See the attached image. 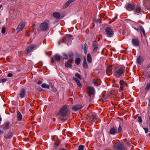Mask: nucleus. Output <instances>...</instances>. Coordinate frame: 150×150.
I'll return each mask as SVG.
<instances>
[{
	"label": "nucleus",
	"mask_w": 150,
	"mask_h": 150,
	"mask_svg": "<svg viewBox=\"0 0 150 150\" xmlns=\"http://www.w3.org/2000/svg\"><path fill=\"white\" fill-rule=\"evenodd\" d=\"M125 68L123 66H119L115 72V76L117 77L124 76Z\"/></svg>",
	"instance_id": "2"
},
{
	"label": "nucleus",
	"mask_w": 150,
	"mask_h": 150,
	"mask_svg": "<svg viewBox=\"0 0 150 150\" xmlns=\"http://www.w3.org/2000/svg\"><path fill=\"white\" fill-rule=\"evenodd\" d=\"M113 147L116 150H125L124 145L121 142H116L113 145Z\"/></svg>",
	"instance_id": "3"
},
{
	"label": "nucleus",
	"mask_w": 150,
	"mask_h": 150,
	"mask_svg": "<svg viewBox=\"0 0 150 150\" xmlns=\"http://www.w3.org/2000/svg\"><path fill=\"white\" fill-rule=\"evenodd\" d=\"M106 97L105 96V93H103L102 94V96L101 99L103 101V102L106 99Z\"/></svg>",
	"instance_id": "33"
},
{
	"label": "nucleus",
	"mask_w": 150,
	"mask_h": 150,
	"mask_svg": "<svg viewBox=\"0 0 150 150\" xmlns=\"http://www.w3.org/2000/svg\"><path fill=\"white\" fill-rule=\"evenodd\" d=\"M7 80V79H3L1 80L0 81V82L4 83Z\"/></svg>",
	"instance_id": "49"
},
{
	"label": "nucleus",
	"mask_w": 150,
	"mask_h": 150,
	"mask_svg": "<svg viewBox=\"0 0 150 150\" xmlns=\"http://www.w3.org/2000/svg\"><path fill=\"white\" fill-rule=\"evenodd\" d=\"M92 83L94 85H95V84H96V85H97V83L96 82V81H93L92 82Z\"/></svg>",
	"instance_id": "58"
},
{
	"label": "nucleus",
	"mask_w": 150,
	"mask_h": 150,
	"mask_svg": "<svg viewBox=\"0 0 150 150\" xmlns=\"http://www.w3.org/2000/svg\"><path fill=\"white\" fill-rule=\"evenodd\" d=\"M132 42L133 45L135 46H139V41L137 38H134L132 40Z\"/></svg>",
	"instance_id": "14"
},
{
	"label": "nucleus",
	"mask_w": 150,
	"mask_h": 150,
	"mask_svg": "<svg viewBox=\"0 0 150 150\" xmlns=\"http://www.w3.org/2000/svg\"><path fill=\"white\" fill-rule=\"evenodd\" d=\"M93 21L96 23H101V20L100 18L96 19V18H94Z\"/></svg>",
	"instance_id": "24"
},
{
	"label": "nucleus",
	"mask_w": 150,
	"mask_h": 150,
	"mask_svg": "<svg viewBox=\"0 0 150 150\" xmlns=\"http://www.w3.org/2000/svg\"><path fill=\"white\" fill-rule=\"evenodd\" d=\"M88 50V45L87 44L85 43L83 47V50L84 53L86 54L87 53Z\"/></svg>",
	"instance_id": "30"
},
{
	"label": "nucleus",
	"mask_w": 150,
	"mask_h": 150,
	"mask_svg": "<svg viewBox=\"0 0 150 150\" xmlns=\"http://www.w3.org/2000/svg\"><path fill=\"white\" fill-rule=\"evenodd\" d=\"M53 16L57 19H59L60 17V15L58 12L54 13H53Z\"/></svg>",
	"instance_id": "22"
},
{
	"label": "nucleus",
	"mask_w": 150,
	"mask_h": 150,
	"mask_svg": "<svg viewBox=\"0 0 150 150\" xmlns=\"http://www.w3.org/2000/svg\"><path fill=\"white\" fill-rule=\"evenodd\" d=\"M68 55L70 59L69 60V62H73L74 61V54L72 52H70L68 54Z\"/></svg>",
	"instance_id": "16"
},
{
	"label": "nucleus",
	"mask_w": 150,
	"mask_h": 150,
	"mask_svg": "<svg viewBox=\"0 0 150 150\" xmlns=\"http://www.w3.org/2000/svg\"><path fill=\"white\" fill-rule=\"evenodd\" d=\"M137 63H138L139 64L141 63L142 61L141 60L140 57H139L137 58Z\"/></svg>",
	"instance_id": "44"
},
{
	"label": "nucleus",
	"mask_w": 150,
	"mask_h": 150,
	"mask_svg": "<svg viewBox=\"0 0 150 150\" xmlns=\"http://www.w3.org/2000/svg\"><path fill=\"white\" fill-rule=\"evenodd\" d=\"M25 94V89L24 88H22L19 93L20 97L21 98H23L24 97Z\"/></svg>",
	"instance_id": "18"
},
{
	"label": "nucleus",
	"mask_w": 150,
	"mask_h": 150,
	"mask_svg": "<svg viewBox=\"0 0 150 150\" xmlns=\"http://www.w3.org/2000/svg\"><path fill=\"white\" fill-rule=\"evenodd\" d=\"M58 45H60V42L59 41V42H58Z\"/></svg>",
	"instance_id": "64"
},
{
	"label": "nucleus",
	"mask_w": 150,
	"mask_h": 150,
	"mask_svg": "<svg viewBox=\"0 0 150 150\" xmlns=\"http://www.w3.org/2000/svg\"><path fill=\"white\" fill-rule=\"evenodd\" d=\"M139 28L140 30V32L141 35H142V34L141 32H142L143 34L144 35H145L146 34V33H145V31L144 28H143L142 26V25H140L139 26Z\"/></svg>",
	"instance_id": "26"
},
{
	"label": "nucleus",
	"mask_w": 150,
	"mask_h": 150,
	"mask_svg": "<svg viewBox=\"0 0 150 150\" xmlns=\"http://www.w3.org/2000/svg\"><path fill=\"white\" fill-rule=\"evenodd\" d=\"M68 105L66 104L63 105L57 113V115H59L61 116V120L62 121H65L67 120L66 116L68 112Z\"/></svg>",
	"instance_id": "1"
},
{
	"label": "nucleus",
	"mask_w": 150,
	"mask_h": 150,
	"mask_svg": "<svg viewBox=\"0 0 150 150\" xmlns=\"http://www.w3.org/2000/svg\"><path fill=\"white\" fill-rule=\"evenodd\" d=\"M93 46L94 47L93 52L96 53L98 49V44L96 41H94L93 42Z\"/></svg>",
	"instance_id": "15"
},
{
	"label": "nucleus",
	"mask_w": 150,
	"mask_h": 150,
	"mask_svg": "<svg viewBox=\"0 0 150 150\" xmlns=\"http://www.w3.org/2000/svg\"><path fill=\"white\" fill-rule=\"evenodd\" d=\"M119 83L120 85V90H122L123 89L124 86V85H125V84H126V82L123 80H121L120 81Z\"/></svg>",
	"instance_id": "21"
},
{
	"label": "nucleus",
	"mask_w": 150,
	"mask_h": 150,
	"mask_svg": "<svg viewBox=\"0 0 150 150\" xmlns=\"http://www.w3.org/2000/svg\"><path fill=\"white\" fill-rule=\"evenodd\" d=\"M147 78H150V74H148L147 76Z\"/></svg>",
	"instance_id": "63"
},
{
	"label": "nucleus",
	"mask_w": 150,
	"mask_h": 150,
	"mask_svg": "<svg viewBox=\"0 0 150 150\" xmlns=\"http://www.w3.org/2000/svg\"><path fill=\"white\" fill-rule=\"evenodd\" d=\"M65 35L67 40L69 42L71 41L72 40V36L71 35L66 34Z\"/></svg>",
	"instance_id": "25"
},
{
	"label": "nucleus",
	"mask_w": 150,
	"mask_h": 150,
	"mask_svg": "<svg viewBox=\"0 0 150 150\" xmlns=\"http://www.w3.org/2000/svg\"><path fill=\"white\" fill-rule=\"evenodd\" d=\"M6 32V28L5 27H3L2 28V30H1V33L2 34H4Z\"/></svg>",
	"instance_id": "46"
},
{
	"label": "nucleus",
	"mask_w": 150,
	"mask_h": 150,
	"mask_svg": "<svg viewBox=\"0 0 150 150\" xmlns=\"http://www.w3.org/2000/svg\"><path fill=\"white\" fill-rule=\"evenodd\" d=\"M83 66L84 69H87L88 68V66L86 62H83Z\"/></svg>",
	"instance_id": "35"
},
{
	"label": "nucleus",
	"mask_w": 150,
	"mask_h": 150,
	"mask_svg": "<svg viewBox=\"0 0 150 150\" xmlns=\"http://www.w3.org/2000/svg\"><path fill=\"white\" fill-rule=\"evenodd\" d=\"M75 0H68V1H69V2H70V3L71 4L72 2H73L74 1H75Z\"/></svg>",
	"instance_id": "56"
},
{
	"label": "nucleus",
	"mask_w": 150,
	"mask_h": 150,
	"mask_svg": "<svg viewBox=\"0 0 150 150\" xmlns=\"http://www.w3.org/2000/svg\"><path fill=\"white\" fill-rule=\"evenodd\" d=\"M48 23L45 22H44L41 23L40 25L41 30L42 31L47 30L48 28Z\"/></svg>",
	"instance_id": "6"
},
{
	"label": "nucleus",
	"mask_w": 150,
	"mask_h": 150,
	"mask_svg": "<svg viewBox=\"0 0 150 150\" xmlns=\"http://www.w3.org/2000/svg\"><path fill=\"white\" fill-rule=\"evenodd\" d=\"M6 60L7 61H8V62H10V59H9V58L8 57H7V58H6Z\"/></svg>",
	"instance_id": "59"
},
{
	"label": "nucleus",
	"mask_w": 150,
	"mask_h": 150,
	"mask_svg": "<svg viewBox=\"0 0 150 150\" xmlns=\"http://www.w3.org/2000/svg\"><path fill=\"white\" fill-rule=\"evenodd\" d=\"M143 129L145 130V133H146L149 132L148 129L147 128H144Z\"/></svg>",
	"instance_id": "52"
},
{
	"label": "nucleus",
	"mask_w": 150,
	"mask_h": 150,
	"mask_svg": "<svg viewBox=\"0 0 150 150\" xmlns=\"http://www.w3.org/2000/svg\"><path fill=\"white\" fill-rule=\"evenodd\" d=\"M10 124L9 122H5L2 125V127L4 129H9V125Z\"/></svg>",
	"instance_id": "20"
},
{
	"label": "nucleus",
	"mask_w": 150,
	"mask_h": 150,
	"mask_svg": "<svg viewBox=\"0 0 150 150\" xmlns=\"http://www.w3.org/2000/svg\"><path fill=\"white\" fill-rule=\"evenodd\" d=\"M3 133V132L1 130H0V134H2Z\"/></svg>",
	"instance_id": "62"
},
{
	"label": "nucleus",
	"mask_w": 150,
	"mask_h": 150,
	"mask_svg": "<svg viewBox=\"0 0 150 150\" xmlns=\"http://www.w3.org/2000/svg\"><path fill=\"white\" fill-rule=\"evenodd\" d=\"M63 56L64 58V59H67L68 58V55L67 54H63Z\"/></svg>",
	"instance_id": "51"
},
{
	"label": "nucleus",
	"mask_w": 150,
	"mask_h": 150,
	"mask_svg": "<svg viewBox=\"0 0 150 150\" xmlns=\"http://www.w3.org/2000/svg\"><path fill=\"white\" fill-rule=\"evenodd\" d=\"M73 79L74 80L77 84L78 86L80 88L82 87V85L80 82V81L78 79L75 77L73 78Z\"/></svg>",
	"instance_id": "17"
},
{
	"label": "nucleus",
	"mask_w": 150,
	"mask_h": 150,
	"mask_svg": "<svg viewBox=\"0 0 150 150\" xmlns=\"http://www.w3.org/2000/svg\"><path fill=\"white\" fill-rule=\"evenodd\" d=\"M73 63V62H69V60L65 62V66L67 68H71L72 67V66L71 64Z\"/></svg>",
	"instance_id": "19"
},
{
	"label": "nucleus",
	"mask_w": 150,
	"mask_h": 150,
	"mask_svg": "<svg viewBox=\"0 0 150 150\" xmlns=\"http://www.w3.org/2000/svg\"><path fill=\"white\" fill-rule=\"evenodd\" d=\"M87 59L88 63H90L92 62L91 57L89 53L87 54Z\"/></svg>",
	"instance_id": "27"
},
{
	"label": "nucleus",
	"mask_w": 150,
	"mask_h": 150,
	"mask_svg": "<svg viewBox=\"0 0 150 150\" xmlns=\"http://www.w3.org/2000/svg\"><path fill=\"white\" fill-rule=\"evenodd\" d=\"M42 83V82L41 81L39 80L38 81L37 84H40Z\"/></svg>",
	"instance_id": "55"
},
{
	"label": "nucleus",
	"mask_w": 150,
	"mask_h": 150,
	"mask_svg": "<svg viewBox=\"0 0 150 150\" xmlns=\"http://www.w3.org/2000/svg\"><path fill=\"white\" fill-rule=\"evenodd\" d=\"M70 4V2H69V1H68L65 3V4L64 5V6L66 8L67 7L69 6Z\"/></svg>",
	"instance_id": "41"
},
{
	"label": "nucleus",
	"mask_w": 150,
	"mask_h": 150,
	"mask_svg": "<svg viewBox=\"0 0 150 150\" xmlns=\"http://www.w3.org/2000/svg\"><path fill=\"white\" fill-rule=\"evenodd\" d=\"M25 24L23 22H21L18 25L16 30L18 32L21 31L24 28Z\"/></svg>",
	"instance_id": "12"
},
{
	"label": "nucleus",
	"mask_w": 150,
	"mask_h": 150,
	"mask_svg": "<svg viewBox=\"0 0 150 150\" xmlns=\"http://www.w3.org/2000/svg\"><path fill=\"white\" fill-rule=\"evenodd\" d=\"M122 128L120 125H119L118 128V131H117V133H120L122 132Z\"/></svg>",
	"instance_id": "38"
},
{
	"label": "nucleus",
	"mask_w": 150,
	"mask_h": 150,
	"mask_svg": "<svg viewBox=\"0 0 150 150\" xmlns=\"http://www.w3.org/2000/svg\"><path fill=\"white\" fill-rule=\"evenodd\" d=\"M141 11V8L139 7H138L135 10V12L137 13H139Z\"/></svg>",
	"instance_id": "43"
},
{
	"label": "nucleus",
	"mask_w": 150,
	"mask_h": 150,
	"mask_svg": "<svg viewBox=\"0 0 150 150\" xmlns=\"http://www.w3.org/2000/svg\"><path fill=\"white\" fill-rule=\"evenodd\" d=\"M96 81L97 83V85H96V86H99L101 83V80L99 79H97L96 80Z\"/></svg>",
	"instance_id": "32"
},
{
	"label": "nucleus",
	"mask_w": 150,
	"mask_h": 150,
	"mask_svg": "<svg viewBox=\"0 0 150 150\" xmlns=\"http://www.w3.org/2000/svg\"><path fill=\"white\" fill-rule=\"evenodd\" d=\"M13 136V133L11 132L8 133L7 135L5 136L4 137L6 139H9Z\"/></svg>",
	"instance_id": "28"
},
{
	"label": "nucleus",
	"mask_w": 150,
	"mask_h": 150,
	"mask_svg": "<svg viewBox=\"0 0 150 150\" xmlns=\"http://www.w3.org/2000/svg\"><path fill=\"white\" fill-rule=\"evenodd\" d=\"M112 66L110 65L107 67L106 73L108 75H110L112 73Z\"/></svg>",
	"instance_id": "13"
},
{
	"label": "nucleus",
	"mask_w": 150,
	"mask_h": 150,
	"mask_svg": "<svg viewBox=\"0 0 150 150\" xmlns=\"http://www.w3.org/2000/svg\"><path fill=\"white\" fill-rule=\"evenodd\" d=\"M133 28H134V29H135L137 31H139V30L137 29V28L136 27H133Z\"/></svg>",
	"instance_id": "60"
},
{
	"label": "nucleus",
	"mask_w": 150,
	"mask_h": 150,
	"mask_svg": "<svg viewBox=\"0 0 150 150\" xmlns=\"http://www.w3.org/2000/svg\"><path fill=\"white\" fill-rule=\"evenodd\" d=\"M13 76V74L11 73H9L7 75L8 77H11Z\"/></svg>",
	"instance_id": "53"
},
{
	"label": "nucleus",
	"mask_w": 150,
	"mask_h": 150,
	"mask_svg": "<svg viewBox=\"0 0 150 150\" xmlns=\"http://www.w3.org/2000/svg\"><path fill=\"white\" fill-rule=\"evenodd\" d=\"M50 84L49 85H47L46 83H44L41 85V87L44 88H46L47 89H49L50 88Z\"/></svg>",
	"instance_id": "29"
},
{
	"label": "nucleus",
	"mask_w": 150,
	"mask_h": 150,
	"mask_svg": "<svg viewBox=\"0 0 150 150\" xmlns=\"http://www.w3.org/2000/svg\"><path fill=\"white\" fill-rule=\"evenodd\" d=\"M90 118L91 119V120H96L97 119V117L93 114H92Z\"/></svg>",
	"instance_id": "36"
},
{
	"label": "nucleus",
	"mask_w": 150,
	"mask_h": 150,
	"mask_svg": "<svg viewBox=\"0 0 150 150\" xmlns=\"http://www.w3.org/2000/svg\"><path fill=\"white\" fill-rule=\"evenodd\" d=\"M50 87H51V88H52V91L54 92H56L57 91V90L56 88H54L52 85V84H50Z\"/></svg>",
	"instance_id": "39"
},
{
	"label": "nucleus",
	"mask_w": 150,
	"mask_h": 150,
	"mask_svg": "<svg viewBox=\"0 0 150 150\" xmlns=\"http://www.w3.org/2000/svg\"><path fill=\"white\" fill-rule=\"evenodd\" d=\"M37 89L40 91H45V90L44 89L42 88L41 87H39V88H37Z\"/></svg>",
	"instance_id": "50"
},
{
	"label": "nucleus",
	"mask_w": 150,
	"mask_h": 150,
	"mask_svg": "<svg viewBox=\"0 0 150 150\" xmlns=\"http://www.w3.org/2000/svg\"><path fill=\"white\" fill-rule=\"evenodd\" d=\"M68 41L67 39L66 38V35L65 36L63 37L62 38V42H65L66 41Z\"/></svg>",
	"instance_id": "40"
},
{
	"label": "nucleus",
	"mask_w": 150,
	"mask_h": 150,
	"mask_svg": "<svg viewBox=\"0 0 150 150\" xmlns=\"http://www.w3.org/2000/svg\"><path fill=\"white\" fill-rule=\"evenodd\" d=\"M81 61V59L79 58H77L75 61V64L76 65H79Z\"/></svg>",
	"instance_id": "31"
},
{
	"label": "nucleus",
	"mask_w": 150,
	"mask_h": 150,
	"mask_svg": "<svg viewBox=\"0 0 150 150\" xmlns=\"http://www.w3.org/2000/svg\"><path fill=\"white\" fill-rule=\"evenodd\" d=\"M51 63L53 64L54 63V59L58 62H59L61 61V57L58 54H55L53 57V58L51 57Z\"/></svg>",
	"instance_id": "8"
},
{
	"label": "nucleus",
	"mask_w": 150,
	"mask_h": 150,
	"mask_svg": "<svg viewBox=\"0 0 150 150\" xmlns=\"http://www.w3.org/2000/svg\"><path fill=\"white\" fill-rule=\"evenodd\" d=\"M150 89V82L147 83V85L145 88V90L146 91H148Z\"/></svg>",
	"instance_id": "34"
},
{
	"label": "nucleus",
	"mask_w": 150,
	"mask_h": 150,
	"mask_svg": "<svg viewBox=\"0 0 150 150\" xmlns=\"http://www.w3.org/2000/svg\"><path fill=\"white\" fill-rule=\"evenodd\" d=\"M109 133L111 135H114L117 134V128L114 127H112L110 129Z\"/></svg>",
	"instance_id": "11"
},
{
	"label": "nucleus",
	"mask_w": 150,
	"mask_h": 150,
	"mask_svg": "<svg viewBox=\"0 0 150 150\" xmlns=\"http://www.w3.org/2000/svg\"><path fill=\"white\" fill-rule=\"evenodd\" d=\"M138 121L140 123H142V120L141 117L140 116H139L138 117Z\"/></svg>",
	"instance_id": "48"
},
{
	"label": "nucleus",
	"mask_w": 150,
	"mask_h": 150,
	"mask_svg": "<svg viewBox=\"0 0 150 150\" xmlns=\"http://www.w3.org/2000/svg\"><path fill=\"white\" fill-rule=\"evenodd\" d=\"M17 117L18 120L21 121L22 120V115L21 112L18 111L17 112Z\"/></svg>",
	"instance_id": "23"
},
{
	"label": "nucleus",
	"mask_w": 150,
	"mask_h": 150,
	"mask_svg": "<svg viewBox=\"0 0 150 150\" xmlns=\"http://www.w3.org/2000/svg\"><path fill=\"white\" fill-rule=\"evenodd\" d=\"M60 143V140H57L55 142L54 144L56 146H58L59 145Z\"/></svg>",
	"instance_id": "45"
},
{
	"label": "nucleus",
	"mask_w": 150,
	"mask_h": 150,
	"mask_svg": "<svg viewBox=\"0 0 150 150\" xmlns=\"http://www.w3.org/2000/svg\"><path fill=\"white\" fill-rule=\"evenodd\" d=\"M87 90L89 96H91L95 91L94 89L91 86L88 87Z\"/></svg>",
	"instance_id": "9"
},
{
	"label": "nucleus",
	"mask_w": 150,
	"mask_h": 150,
	"mask_svg": "<svg viewBox=\"0 0 150 150\" xmlns=\"http://www.w3.org/2000/svg\"><path fill=\"white\" fill-rule=\"evenodd\" d=\"M84 146L82 145H81L79 146L78 147L79 150H83V148Z\"/></svg>",
	"instance_id": "42"
},
{
	"label": "nucleus",
	"mask_w": 150,
	"mask_h": 150,
	"mask_svg": "<svg viewBox=\"0 0 150 150\" xmlns=\"http://www.w3.org/2000/svg\"><path fill=\"white\" fill-rule=\"evenodd\" d=\"M83 108V106L81 105H76L73 107L71 109L73 111L75 112L77 111H79Z\"/></svg>",
	"instance_id": "7"
},
{
	"label": "nucleus",
	"mask_w": 150,
	"mask_h": 150,
	"mask_svg": "<svg viewBox=\"0 0 150 150\" xmlns=\"http://www.w3.org/2000/svg\"><path fill=\"white\" fill-rule=\"evenodd\" d=\"M83 62H86V58L85 57H84V59H83Z\"/></svg>",
	"instance_id": "61"
},
{
	"label": "nucleus",
	"mask_w": 150,
	"mask_h": 150,
	"mask_svg": "<svg viewBox=\"0 0 150 150\" xmlns=\"http://www.w3.org/2000/svg\"><path fill=\"white\" fill-rule=\"evenodd\" d=\"M36 46L35 45L31 44L30 45L25 49V54L27 55Z\"/></svg>",
	"instance_id": "4"
},
{
	"label": "nucleus",
	"mask_w": 150,
	"mask_h": 150,
	"mask_svg": "<svg viewBox=\"0 0 150 150\" xmlns=\"http://www.w3.org/2000/svg\"><path fill=\"white\" fill-rule=\"evenodd\" d=\"M147 122L149 124V126H150V115L149 116L147 119Z\"/></svg>",
	"instance_id": "47"
},
{
	"label": "nucleus",
	"mask_w": 150,
	"mask_h": 150,
	"mask_svg": "<svg viewBox=\"0 0 150 150\" xmlns=\"http://www.w3.org/2000/svg\"><path fill=\"white\" fill-rule=\"evenodd\" d=\"M105 32L108 37H112L113 34L112 29L110 27H107L105 29Z\"/></svg>",
	"instance_id": "5"
},
{
	"label": "nucleus",
	"mask_w": 150,
	"mask_h": 150,
	"mask_svg": "<svg viewBox=\"0 0 150 150\" xmlns=\"http://www.w3.org/2000/svg\"><path fill=\"white\" fill-rule=\"evenodd\" d=\"M33 32L35 34H36L37 33V32L36 31V29L35 28H33Z\"/></svg>",
	"instance_id": "54"
},
{
	"label": "nucleus",
	"mask_w": 150,
	"mask_h": 150,
	"mask_svg": "<svg viewBox=\"0 0 150 150\" xmlns=\"http://www.w3.org/2000/svg\"><path fill=\"white\" fill-rule=\"evenodd\" d=\"M75 0H68V1H69V2H70V3L71 4L72 2H73L74 1H75Z\"/></svg>",
	"instance_id": "57"
},
{
	"label": "nucleus",
	"mask_w": 150,
	"mask_h": 150,
	"mask_svg": "<svg viewBox=\"0 0 150 150\" xmlns=\"http://www.w3.org/2000/svg\"><path fill=\"white\" fill-rule=\"evenodd\" d=\"M135 5L133 3H128L126 6V9L129 11H133Z\"/></svg>",
	"instance_id": "10"
},
{
	"label": "nucleus",
	"mask_w": 150,
	"mask_h": 150,
	"mask_svg": "<svg viewBox=\"0 0 150 150\" xmlns=\"http://www.w3.org/2000/svg\"><path fill=\"white\" fill-rule=\"evenodd\" d=\"M75 76L78 79H80V80H81L82 79V77L81 76V75L79 74V73H76L75 74Z\"/></svg>",
	"instance_id": "37"
}]
</instances>
